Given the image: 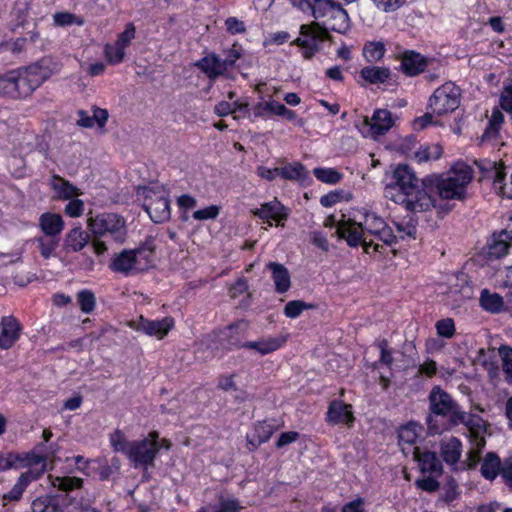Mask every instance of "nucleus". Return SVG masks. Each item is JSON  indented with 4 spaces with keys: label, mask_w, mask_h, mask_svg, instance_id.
Listing matches in <instances>:
<instances>
[{
    "label": "nucleus",
    "mask_w": 512,
    "mask_h": 512,
    "mask_svg": "<svg viewBox=\"0 0 512 512\" xmlns=\"http://www.w3.org/2000/svg\"><path fill=\"white\" fill-rule=\"evenodd\" d=\"M336 235L340 239H344L350 247H358L362 245L365 253L373 251L383 253V245L374 242L373 239L368 240L364 235L362 221L357 222L353 219L341 220L337 225Z\"/></svg>",
    "instance_id": "obj_7"
},
{
    "label": "nucleus",
    "mask_w": 512,
    "mask_h": 512,
    "mask_svg": "<svg viewBox=\"0 0 512 512\" xmlns=\"http://www.w3.org/2000/svg\"><path fill=\"white\" fill-rule=\"evenodd\" d=\"M500 105L503 110L512 113V84L504 87L500 96Z\"/></svg>",
    "instance_id": "obj_63"
},
{
    "label": "nucleus",
    "mask_w": 512,
    "mask_h": 512,
    "mask_svg": "<svg viewBox=\"0 0 512 512\" xmlns=\"http://www.w3.org/2000/svg\"><path fill=\"white\" fill-rule=\"evenodd\" d=\"M150 437L151 439L132 441L127 457L134 463L135 467L153 464L154 459L159 452L157 432L150 433Z\"/></svg>",
    "instance_id": "obj_12"
},
{
    "label": "nucleus",
    "mask_w": 512,
    "mask_h": 512,
    "mask_svg": "<svg viewBox=\"0 0 512 512\" xmlns=\"http://www.w3.org/2000/svg\"><path fill=\"white\" fill-rule=\"evenodd\" d=\"M195 67L200 69L210 80H215L226 71L222 59L215 53H210L195 62Z\"/></svg>",
    "instance_id": "obj_25"
},
{
    "label": "nucleus",
    "mask_w": 512,
    "mask_h": 512,
    "mask_svg": "<svg viewBox=\"0 0 512 512\" xmlns=\"http://www.w3.org/2000/svg\"><path fill=\"white\" fill-rule=\"evenodd\" d=\"M144 196L143 207L154 223H164L170 219V201L163 186L139 187Z\"/></svg>",
    "instance_id": "obj_4"
},
{
    "label": "nucleus",
    "mask_w": 512,
    "mask_h": 512,
    "mask_svg": "<svg viewBox=\"0 0 512 512\" xmlns=\"http://www.w3.org/2000/svg\"><path fill=\"white\" fill-rule=\"evenodd\" d=\"M248 328L249 323L247 321H236L219 331L217 335L218 343L226 349L244 348Z\"/></svg>",
    "instance_id": "obj_14"
},
{
    "label": "nucleus",
    "mask_w": 512,
    "mask_h": 512,
    "mask_svg": "<svg viewBox=\"0 0 512 512\" xmlns=\"http://www.w3.org/2000/svg\"><path fill=\"white\" fill-rule=\"evenodd\" d=\"M272 435V431H268L265 435L257 434L256 431L252 435H247V444L250 451L256 450L262 443L268 441Z\"/></svg>",
    "instance_id": "obj_59"
},
{
    "label": "nucleus",
    "mask_w": 512,
    "mask_h": 512,
    "mask_svg": "<svg viewBox=\"0 0 512 512\" xmlns=\"http://www.w3.org/2000/svg\"><path fill=\"white\" fill-rule=\"evenodd\" d=\"M90 240L89 234L81 227H74L65 234L62 251L65 254L81 251Z\"/></svg>",
    "instance_id": "obj_24"
},
{
    "label": "nucleus",
    "mask_w": 512,
    "mask_h": 512,
    "mask_svg": "<svg viewBox=\"0 0 512 512\" xmlns=\"http://www.w3.org/2000/svg\"><path fill=\"white\" fill-rule=\"evenodd\" d=\"M436 330L439 336L452 338L455 334V324L453 319L445 318L436 322Z\"/></svg>",
    "instance_id": "obj_54"
},
{
    "label": "nucleus",
    "mask_w": 512,
    "mask_h": 512,
    "mask_svg": "<svg viewBox=\"0 0 512 512\" xmlns=\"http://www.w3.org/2000/svg\"><path fill=\"white\" fill-rule=\"evenodd\" d=\"M86 463L96 465L91 468V473L98 474L99 479L102 481L108 480L114 474L108 466V460L106 458H97L93 459V461H86Z\"/></svg>",
    "instance_id": "obj_49"
},
{
    "label": "nucleus",
    "mask_w": 512,
    "mask_h": 512,
    "mask_svg": "<svg viewBox=\"0 0 512 512\" xmlns=\"http://www.w3.org/2000/svg\"><path fill=\"white\" fill-rule=\"evenodd\" d=\"M325 25H323V21L320 22H312L311 24H303L300 26V34L304 37H309L311 40H314L316 43L318 40H327L329 38V31Z\"/></svg>",
    "instance_id": "obj_36"
},
{
    "label": "nucleus",
    "mask_w": 512,
    "mask_h": 512,
    "mask_svg": "<svg viewBox=\"0 0 512 512\" xmlns=\"http://www.w3.org/2000/svg\"><path fill=\"white\" fill-rule=\"evenodd\" d=\"M472 177L470 167L458 164L445 175L426 176L421 183L426 187V192H428L432 200V207H434L435 195L445 200H464L467 185L471 182Z\"/></svg>",
    "instance_id": "obj_2"
},
{
    "label": "nucleus",
    "mask_w": 512,
    "mask_h": 512,
    "mask_svg": "<svg viewBox=\"0 0 512 512\" xmlns=\"http://www.w3.org/2000/svg\"><path fill=\"white\" fill-rule=\"evenodd\" d=\"M443 153V149L439 144H432L421 146L415 152V158L419 163L429 161V160H438Z\"/></svg>",
    "instance_id": "obj_45"
},
{
    "label": "nucleus",
    "mask_w": 512,
    "mask_h": 512,
    "mask_svg": "<svg viewBox=\"0 0 512 512\" xmlns=\"http://www.w3.org/2000/svg\"><path fill=\"white\" fill-rule=\"evenodd\" d=\"M418 426L413 423H409L400 428L398 432V441L399 445H408V448L411 450V454L417 453V450L420 447L415 446L416 441L418 439Z\"/></svg>",
    "instance_id": "obj_35"
},
{
    "label": "nucleus",
    "mask_w": 512,
    "mask_h": 512,
    "mask_svg": "<svg viewBox=\"0 0 512 512\" xmlns=\"http://www.w3.org/2000/svg\"><path fill=\"white\" fill-rule=\"evenodd\" d=\"M54 22L59 26H67L72 24L83 25L84 21L75 14L68 12H60L54 15Z\"/></svg>",
    "instance_id": "obj_57"
},
{
    "label": "nucleus",
    "mask_w": 512,
    "mask_h": 512,
    "mask_svg": "<svg viewBox=\"0 0 512 512\" xmlns=\"http://www.w3.org/2000/svg\"><path fill=\"white\" fill-rule=\"evenodd\" d=\"M39 227L44 235L59 237L64 229V221L59 214L46 212L39 218Z\"/></svg>",
    "instance_id": "obj_29"
},
{
    "label": "nucleus",
    "mask_w": 512,
    "mask_h": 512,
    "mask_svg": "<svg viewBox=\"0 0 512 512\" xmlns=\"http://www.w3.org/2000/svg\"><path fill=\"white\" fill-rule=\"evenodd\" d=\"M479 168L486 173V177L493 179L495 189H498L503 196L512 199V174L510 175V183H504L506 177L504 166L488 161L479 165Z\"/></svg>",
    "instance_id": "obj_19"
},
{
    "label": "nucleus",
    "mask_w": 512,
    "mask_h": 512,
    "mask_svg": "<svg viewBox=\"0 0 512 512\" xmlns=\"http://www.w3.org/2000/svg\"><path fill=\"white\" fill-rule=\"evenodd\" d=\"M130 327L148 336L163 339L174 327V319L172 317H164L158 320H149L141 315L130 323Z\"/></svg>",
    "instance_id": "obj_15"
},
{
    "label": "nucleus",
    "mask_w": 512,
    "mask_h": 512,
    "mask_svg": "<svg viewBox=\"0 0 512 512\" xmlns=\"http://www.w3.org/2000/svg\"><path fill=\"white\" fill-rule=\"evenodd\" d=\"M413 169L407 164L396 165L385 186V196L394 202L400 203L412 212L428 211L432 207V200L426 192Z\"/></svg>",
    "instance_id": "obj_1"
},
{
    "label": "nucleus",
    "mask_w": 512,
    "mask_h": 512,
    "mask_svg": "<svg viewBox=\"0 0 512 512\" xmlns=\"http://www.w3.org/2000/svg\"><path fill=\"white\" fill-rule=\"evenodd\" d=\"M88 227L97 237L110 236L116 243H123L127 236L125 220L115 213H102L88 219Z\"/></svg>",
    "instance_id": "obj_5"
},
{
    "label": "nucleus",
    "mask_w": 512,
    "mask_h": 512,
    "mask_svg": "<svg viewBox=\"0 0 512 512\" xmlns=\"http://www.w3.org/2000/svg\"><path fill=\"white\" fill-rule=\"evenodd\" d=\"M327 419L332 424L344 423L351 425L354 421L351 405L341 401H333L328 408Z\"/></svg>",
    "instance_id": "obj_27"
},
{
    "label": "nucleus",
    "mask_w": 512,
    "mask_h": 512,
    "mask_svg": "<svg viewBox=\"0 0 512 512\" xmlns=\"http://www.w3.org/2000/svg\"><path fill=\"white\" fill-rule=\"evenodd\" d=\"M109 268L124 276L134 275L144 272V267L140 266L136 261L135 253L132 249H124L120 253H116L111 258Z\"/></svg>",
    "instance_id": "obj_17"
},
{
    "label": "nucleus",
    "mask_w": 512,
    "mask_h": 512,
    "mask_svg": "<svg viewBox=\"0 0 512 512\" xmlns=\"http://www.w3.org/2000/svg\"><path fill=\"white\" fill-rule=\"evenodd\" d=\"M69 504L67 494H48L34 499L31 503V509L32 512H64Z\"/></svg>",
    "instance_id": "obj_20"
},
{
    "label": "nucleus",
    "mask_w": 512,
    "mask_h": 512,
    "mask_svg": "<svg viewBox=\"0 0 512 512\" xmlns=\"http://www.w3.org/2000/svg\"><path fill=\"white\" fill-rule=\"evenodd\" d=\"M220 212V208L216 205L197 210L193 213V218L196 220L215 219Z\"/></svg>",
    "instance_id": "obj_60"
},
{
    "label": "nucleus",
    "mask_w": 512,
    "mask_h": 512,
    "mask_svg": "<svg viewBox=\"0 0 512 512\" xmlns=\"http://www.w3.org/2000/svg\"><path fill=\"white\" fill-rule=\"evenodd\" d=\"M267 268L271 271L272 279L275 284V290L278 293H284L288 291L291 285L290 273L288 269L280 263L269 262Z\"/></svg>",
    "instance_id": "obj_31"
},
{
    "label": "nucleus",
    "mask_w": 512,
    "mask_h": 512,
    "mask_svg": "<svg viewBox=\"0 0 512 512\" xmlns=\"http://www.w3.org/2000/svg\"><path fill=\"white\" fill-rule=\"evenodd\" d=\"M360 77L370 84H382L391 77V70L387 67L366 66L360 71Z\"/></svg>",
    "instance_id": "obj_32"
},
{
    "label": "nucleus",
    "mask_w": 512,
    "mask_h": 512,
    "mask_svg": "<svg viewBox=\"0 0 512 512\" xmlns=\"http://www.w3.org/2000/svg\"><path fill=\"white\" fill-rule=\"evenodd\" d=\"M480 305L486 311L498 313L502 310L504 302L499 294L491 293L489 290L484 289L480 295Z\"/></svg>",
    "instance_id": "obj_39"
},
{
    "label": "nucleus",
    "mask_w": 512,
    "mask_h": 512,
    "mask_svg": "<svg viewBox=\"0 0 512 512\" xmlns=\"http://www.w3.org/2000/svg\"><path fill=\"white\" fill-rule=\"evenodd\" d=\"M501 476L505 483L512 488V456L506 458L502 464Z\"/></svg>",
    "instance_id": "obj_64"
},
{
    "label": "nucleus",
    "mask_w": 512,
    "mask_h": 512,
    "mask_svg": "<svg viewBox=\"0 0 512 512\" xmlns=\"http://www.w3.org/2000/svg\"><path fill=\"white\" fill-rule=\"evenodd\" d=\"M314 304L306 303L302 300L289 301L284 307V315L288 318H297L304 310L313 309Z\"/></svg>",
    "instance_id": "obj_47"
},
{
    "label": "nucleus",
    "mask_w": 512,
    "mask_h": 512,
    "mask_svg": "<svg viewBox=\"0 0 512 512\" xmlns=\"http://www.w3.org/2000/svg\"><path fill=\"white\" fill-rule=\"evenodd\" d=\"M427 61L419 53L405 52L401 60V70L408 76H415L423 72Z\"/></svg>",
    "instance_id": "obj_30"
},
{
    "label": "nucleus",
    "mask_w": 512,
    "mask_h": 512,
    "mask_svg": "<svg viewBox=\"0 0 512 512\" xmlns=\"http://www.w3.org/2000/svg\"><path fill=\"white\" fill-rule=\"evenodd\" d=\"M104 51L108 62L114 65L121 63L125 56V49L116 43L114 45H105Z\"/></svg>",
    "instance_id": "obj_53"
},
{
    "label": "nucleus",
    "mask_w": 512,
    "mask_h": 512,
    "mask_svg": "<svg viewBox=\"0 0 512 512\" xmlns=\"http://www.w3.org/2000/svg\"><path fill=\"white\" fill-rule=\"evenodd\" d=\"M41 256L49 259L54 255L55 250L59 246L60 238L56 236H41L36 239Z\"/></svg>",
    "instance_id": "obj_43"
},
{
    "label": "nucleus",
    "mask_w": 512,
    "mask_h": 512,
    "mask_svg": "<svg viewBox=\"0 0 512 512\" xmlns=\"http://www.w3.org/2000/svg\"><path fill=\"white\" fill-rule=\"evenodd\" d=\"M53 188L57 190L59 196L63 199H72L80 194L79 189L69 181L60 176H53Z\"/></svg>",
    "instance_id": "obj_41"
},
{
    "label": "nucleus",
    "mask_w": 512,
    "mask_h": 512,
    "mask_svg": "<svg viewBox=\"0 0 512 512\" xmlns=\"http://www.w3.org/2000/svg\"><path fill=\"white\" fill-rule=\"evenodd\" d=\"M22 459V455L19 453H0V472L13 468Z\"/></svg>",
    "instance_id": "obj_55"
},
{
    "label": "nucleus",
    "mask_w": 512,
    "mask_h": 512,
    "mask_svg": "<svg viewBox=\"0 0 512 512\" xmlns=\"http://www.w3.org/2000/svg\"><path fill=\"white\" fill-rule=\"evenodd\" d=\"M282 344L283 340L279 338H268L259 341H248L244 344V348L253 349L265 355L277 350Z\"/></svg>",
    "instance_id": "obj_40"
},
{
    "label": "nucleus",
    "mask_w": 512,
    "mask_h": 512,
    "mask_svg": "<svg viewBox=\"0 0 512 512\" xmlns=\"http://www.w3.org/2000/svg\"><path fill=\"white\" fill-rule=\"evenodd\" d=\"M461 415L463 416L460 421H457V426L464 425L470 432L474 445L483 449L486 444L484 434L488 428L487 421L473 411L466 412L463 408L461 409Z\"/></svg>",
    "instance_id": "obj_16"
},
{
    "label": "nucleus",
    "mask_w": 512,
    "mask_h": 512,
    "mask_svg": "<svg viewBox=\"0 0 512 512\" xmlns=\"http://www.w3.org/2000/svg\"><path fill=\"white\" fill-rule=\"evenodd\" d=\"M22 68L26 72L27 81L34 92L42 83L60 71L61 63L50 56H46Z\"/></svg>",
    "instance_id": "obj_10"
},
{
    "label": "nucleus",
    "mask_w": 512,
    "mask_h": 512,
    "mask_svg": "<svg viewBox=\"0 0 512 512\" xmlns=\"http://www.w3.org/2000/svg\"><path fill=\"white\" fill-rule=\"evenodd\" d=\"M155 251L156 244L153 236H148L137 248L132 249V252L135 253L136 261L140 266L144 267V271L152 266Z\"/></svg>",
    "instance_id": "obj_28"
},
{
    "label": "nucleus",
    "mask_w": 512,
    "mask_h": 512,
    "mask_svg": "<svg viewBox=\"0 0 512 512\" xmlns=\"http://www.w3.org/2000/svg\"><path fill=\"white\" fill-rule=\"evenodd\" d=\"M394 125L392 114L387 109H377L372 118H365L358 127L363 136L376 138L386 134Z\"/></svg>",
    "instance_id": "obj_13"
},
{
    "label": "nucleus",
    "mask_w": 512,
    "mask_h": 512,
    "mask_svg": "<svg viewBox=\"0 0 512 512\" xmlns=\"http://www.w3.org/2000/svg\"><path fill=\"white\" fill-rule=\"evenodd\" d=\"M438 476L424 477L422 479H418L416 481V485L418 488L427 491V492H435L439 488V482L436 480Z\"/></svg>",
    "instance_id": "obj_61"
},
{
    "label": "nucleus",
    "mask_w": 512,
    "mask_h": 512,
    "mask_svg": "<svg viewBox=\"0 0 512 512\" xmlns=\"http://www.w3.org/2000/svg\"><path fill=\"white\" fill-rule=\"evenodd\" d=\"M385 52L386 48L382 42H369L363 48V55L368 62H378L384 57Z\"/></svg>",
    "instance_id": "obj_46"
},
{
    "label": "nucleus",
    "mask_w": 512,
    "mask_h": 512,
    "mask_svg": "<svg viewBox=\"0 0 512 512\" xmlns=\"http://www.w3.org/2000/svg\"><path fill=\"white\" fill-rule=\"evenodd\" d=\"M252 214L264 222L272 225L270 220H275L277 226H284V221L289 216V209L275 198L273 201L261 204L260 208L252 210Z\"/></svg>",
    "instance_id": "obj_18"
},
{
    "label": "nucleus",
    "mask_w": 512,
    "mask_h": 512,
    "mask_svg": "<svg viewBox=\"0 0 512 512\" xmlns=\"http://www.w3.org/2000/svg\"><path fill=\"white\" fill-rule=\"evenodd\" d=\"M21 455L23 459L21 461H18V463L31 466L28 470L44 469V472L46 471L47 455L39 454L35 450Z\"/></svg>",
    "instance_id": "obj_44"
},
{
    "label": "nucleus",
    "mask_w": 512,
    "mask_h": 512,
    "mask_svg": "<svg viewBox=\"0 0 512 512\" xmlns=\"http://www.w3.org/2000/svg\"><path fill=\"white\" fill-rule=\"evenodd\" d=\"M364 228V235H371L374 237V241H381L384 246H393L398 241L392 228L385 222V220L375 213L366 212L362 221Z\"/></svg>",
    "instance_id": "obj_11"
},
{
    "label": "nucleus",
    "mask_w": 512,
    "mask_h": 512,
    "mask_svg": "<svg viewBox=\"0 0 512 512\" xmlns=\"http://www.w3.org/2000/svg\"><path fill=\"white\" fill-rule=\"evenodd\" d=\"M110 443L113 449L116 452H122L126 456L128 451L132 445V442H129L122 431L116 430L114 433L110 435Z\"/></svg>",
    "instance_id": "obj_52"
},
{
    "label": "nucleus",
    "mask_w": 512,
    "mask_h": 512,
    "mask_svg": "<svg viewBox=\"0 0 512 512\" xmlns=\"http://www.w3.org/2000/svg\"><path fill=\"white\" fill-rule=\"evenodd\" d=\"M315 19H321L331 31L340 34L346 33L350 29V18L347 11L332 0H323L316 6Z\"/></svg>",
    "instance_id": "obj_6"
},
{
    "label": "nucleus",
    "mask_w": 512,
    "mask_h": 512,
    "mask_svg": "<svg viewBox=\"0 0 512 512\" xmlns=\"http://www.w3.org/2000/svg\"><path fill=\"white\" fill-rule=\"evenodd\" d=\"M502 464L499 456L494 452H488L482 462L480 472L487 480H493L501 474Z\"/></svg>",
    "instance_id": "obj_33"
},
{
    "label": "nucleus",
    "mask_w": 512,
    "mask_h": 512,
    "mask_svg": "<svg viewBox=\"0 0 512 512\" xmlns=\"http://www.w3.org/2000/svg\"><path fill=\"white\" fill-rule=\"evenodd\" d=\"M313 173L318 180L324 183L336 184L341 180V174L333 168H315Z\"/></svg>",
    "instance_id": "obj_51"
},
{
    "label": "nucleus",
    "mask_w": 512,
    "mask_h": 512,
    "mask_svg": "<svg viewBox=\"0 0 512 512\" xmlns=\"http://www.w3.org/2000/svg\"><path fill=\"white\" fill-rule=\"evenodd\" d=\"M413 460L418 463L419 470L423 474L431 476H441L443 473V465L438 458L436 452L429 450H417V453L412 454Z\"/></svg>",
    "instance_id": "obj_22"
},
{
    "label": "nucleus",
    "mask_w": 512,
    "mask_h": 512,
    "mask_svg": "<svg viewBox=\"0 0 512 512\" xmlns=\"http://www.w3.org/2000/svg\"><path fill=\"white\" fill-rule=\"evenodd\" d=\"M429 414L426 418L428 430L431 434L441 433L442 429L437 424L436 418L445 420L446 428L457 427V421L461 420L462 406L440 386H434L428 396Z\"/></svg>",
    "instance_id": "obj_3"
},
{
    "label": "nucleus",
    "mask_w": 512,
    "mask_h": 512,
    "mask_svg": "<svg viewBox=\"0 0 512 512\" xmlns=\"http://www.w3.org/2000/svg\"><path fill=\"white\" fill-rule=\"evenodd\" d=\"M48 477L53 487L66 493L74 489H80L84 483L83 479L79 477L53 475H49Z\"/></svg>",
    "instance_id": "obj_37"
},
{
    "label": "nucleus",
    "mask_w": 512,
    "mask_h": 512,
    "mask_svg": "<svg viewBox=\"0 0 512 512\" xmlns=\"http://www.w3.org/2000/svg\"><path fill=\"white\" fill-rule=\"evenodd\" d=\"M461 89L453 82L438 87L429 98V108L438 116L455 111L460 105Z\"/></svg>",
    "instance_id": "obj_9"
},
{
    "label": "nucleus",
    "mask_w": 512,
    "mask_h": 512,
    "mask_svg": "<svg viewBox=\"0 0 512 512\" xmlns=\"http://www.w3.org/2000/svg\"><path fill=\"white\" fill-rule=\"evenodd\" d=\"M397 232L399 233V238L405 239L406 237L416 239L417 228L416 225L412 222H397L395 223Z\"/></svg>",
    "instance_id": "obj_58"
},
{
    "label": "nucleus",
    "mask_w": 512,
    "mask_h": 512,
    "mask_svg": "<svg viewBox=\"0 0 512 512\" xmlns=\"http://www.w3.org/2000/svg\"><path fill=\"white\" fill-rule=\"evenodd\" d=\"M498 354L501 358L504 379L507 383L512 384V347L501 345L498 348Z\"/></svg>",
    "instance_id": "obj_42"
},
{
    "label": "nucleus",
    "mask_w": 512,
    "mask_h": 512,
    "mask_svg": "<svg viewBox=\"0 0 512 512\" xmlns=\"http://www.w3.org/2000/svg\"><path fill=\"white\" fill-rule=\"evenodd\" d=\"M136 28L133 23H128L125 30L119 34L116 44L123 49H126L131 44V41L135 38Z\"/></svg>",
    "instance_id": "obj_56"
},
{
    "label": "nucleus",
    "mask_w": 512,
    "mask_h": 512,
    "mask_svg": "<svg viewBox=\"0 0 512 512\" xmlns=\"http://www.w3.org/2000/svg\"><path fill=\"white\" fill-rule=\"evenodd\" d=\"M0 349H10L19 339L22 325L13 316H4L0 321Z\"/></svg>",
    "instance_id": "obj_21"
},
{
    "label": "nucleus",
    "mask_w": 512,
    "mask_h": 512,
    "mask_svg": "<svg viewBox=\"0 0 512 512\" xmlns=\"http://www.w3.org/2000/svg\"><path fill=\"white\" fill-rule=\"evenodd\" d=\"M77 301L82 312L91 313L96 304V298L92 291L84 289L77 293Z\"/></svg>",
    "instance_id": "obj_48"
},
{
    "label": "nucleus",
    "mask_w": 512,
    "mask_h": 512,
    "mask_svg": "<svg viewBox=\"0 0 512 512\" xmlns=\"http://www.w3.org/2000/svg\"><path fill=\"white\" fill-rule=\"evenodd\" d=\"M25 73L22 67L1 73L0 97L13 100L29 97L33 91Z\"/></svg>",
    "instance_id": "obj_8"
},
{
    "label": "nucleus",
    "mask_w": 512,
    "mask_h": 512,
    "mask_svg": "<svg viewBox=\"0 0 512 512\" xmlns=\"http://www.w3.org/2000/svg\"><path fill=\"white\" fill-rule=\"evenodd\" d=\"M283 104L277 101H268V102H259L254 106L253 112L255 117H266L268 114H273L278 116L279 107H282Z\"/></svg>",
    "instance_id": "obj_50"
},
{
    "label": "nucleus",
    "mask_w": 512,
    "mask_h": 512,
    "mask_svg": "<svg viewBox=\"0 0 512 512\" xmlns=\"http://www.w3.org/2000/svg\"><path fill=\"white\" fill-rule=\"evenodd\" d=\"M44 474V469L42 470H27L26 472L22 473L19 478L17 479L16 483L12 487V489L5 493L2 496L3 504L6 505L7 502L13 501L17 502L22 498V495L28 485L39 479Z\"/></svg>",
    "instance_id": "obj_23"
},
{
    "label": "nucleus",
    "mask_w": 512,
    "mask_h": 512,
    "mask_svg": "<svg viewBox=\"0 0 512 512\" xmlns=\"http://www.w3.org/2000/svg\"><path fill=\"white\" fill-rule=\"evenodd\" d=\"M279 175L286 180L303 182L307 179L306 168L300 162L289 163L279 168Z\"/></svg>",
    "instance_id": "obj_38"
},
{
    "label": "nucleus",
    "mask_w": 512,
    "mask_h": 512,
    "mask_svg": "<svg viewBox=\"0 0 512 512\" xmlns=\"http://www.w3.org/2000/svg\"><path fill=\"white\" fill-rule=\"evenodd\" d=\"M509 247L507 240L501 237V232L499 234H493L485 248L487 258L489 260L499 259L507 254Z\"/></svg>",
    "instance_id": "obj_34"
},
{
    "label": "nucleus",
    "mask_w": 512,
    "mask_h": 512,
    "mask_svg": "<svg viewBox=\"0 0 512 512\" xmlns=\"http://www.w3.org/2000/svg\"><path fill=\"white\" fill-rule=\"evenodd\" d=\"M439 448L443 460L448 465L452 467L457 465L462 454V443L458 438L451 436L449 438L442 439L440 441Z\"/></svg>",
    "instance_id": "obj_26"
},
{
    "label": "nucleus",
    "mask_w": 512,
    "mask_h": 512,
    "mask_svg": "<svg viewBox=\"0 0 512 512\" xmlns=\"http://www.w3.org/2000/svg\"><path fill=\"white\" fill-rule=\"evenodd\" d=\"M84 211V203L79 199H71L65 207V213L70 217H79Z\"/></svg>",
    "instance_id": "obj_62"
}]
</instances>
